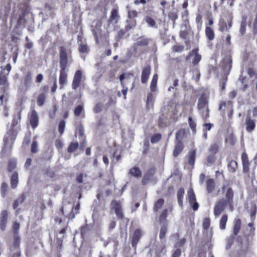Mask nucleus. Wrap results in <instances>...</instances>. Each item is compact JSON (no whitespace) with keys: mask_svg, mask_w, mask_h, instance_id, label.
I'll return each instance as SVG.
<instances>
[{"mask_svg":"<svg viewBox=\"0 0 257 257\" xmlns=\"http://www.w3.org/2000/svg\"><path fill=\"white\" fill-rule=\"evenodd\" d=\"M215 187V183L213 179H208L207 181V190L208 193L212 192Z\"/></svg>","mask_w":257,"mask_h":257,"instance_id":"c9c22d12","label":"nucleus"},{"mask_svg":"<svg viewBox=\"0 0 257 257\" xmlns=\"http://www.w3.org/2000/svg\"><path fill=\"white\" fill-rule=\"evenodd\" d=\"M151 67L150 66H146L143 69L141 76V81L143 83H146L148 81L150 73Z\"/></svg>","mask_w":257,"mask_h":257,"instance_id":"4be33fe9","label":"nucleus"},{"mask_svg":"<svg viewBox=\"0 0 257 257\" xmlns=\"http://www.w3.org/2000/svg\"><path fill=\"white\" fill-rule=\"evenodd\" d=\"M231 26V19H228L227 20L221 19L219 21V29L221 31H228Z\"/></svg>","mask_w":257,"mask_h":257,"instance_id":"4468645a","label":"nucleus"},{"mask_svg":"<svg viewBox=\"0 0 257 257\" xmlns=\"http://www.w3.org/2000/svg\"><path fill=\"white\" fill-rule=\"evenodd\" d=\"M187 194L189 203L192 205L193 210L196 211L198 209L199 204L196 202V197L193 190L192 188H189Z\"/></svg>","mask_w":257,"mask_h":257,"instance_id":"9d476101","label":"nucleus"},{"mask_svg":"<svg viewBox=\"0 0 257 257\" xmlns=\"http://www.w3.org/2000/svg\"><path fill=\"white\" fill-rule=\"evenodd\" d=\"M236 242L238 246V248H236V250L239 253L244 252L247 250L248 242L246 240H242L240 237L238 236L236 239Z\"/></svg>","mask_w":257,"mask_h":257,"instance_id":"9b49d317","label":"nucleus"},{"mask_svg":"<svg viewBox=\"0 0 257 257\" xmlns=\"http://www.w3.org/2000/svg\"><path fill=\"white\" fill-rule=\"evenodd\" d=\"M155 172V170L154 168H151L145 174L143 179L142 183L144 185L147 184L149 183L151 177L153 176Z\"/></svg>","mask_w":257,"mask_h":257,"instance_id":"b1692460","label":"nucleus"},{"mask_svg":"<svg viewBox=\"0 0 257 257\" xmlns=\"http://www.w3.org/2000/svg\"><path fill=\"white\" fill-rule=\"evenodd\" d=\"M46 99V96L44 93H41L38 97L37 104L39 106H42L44 105Z\"/></svg>","mask_w":257,"mask_h":257,"instance_id":"79ce46f5","label":"nucleus"},{"mask_svg":"<svg viewBox=\"0 0 257 257\" xmlns=\"http://www.w3.org/2000/svg\"><path fill=\"white\" fill-rule=\"evenodd\" d=\"M158 78V75L157 74H154L150 85V89L152 92H154L156 90Z\"/></svg>","mask_w":257,"mask_h":257,"instance_id":"c756f323","label":"nucleus"},{"mask_svg":"<svg viewBox=\"0 0 257 257\" xmlns=\"http://www.w3.org/2000/svg\"><path fill=\"white\" fill-rule=\"evenodd\" d=\"M222 190L223 192L225 193V197L226 198V201L228 202L229 209L231 211L233 210V192L232 189L228 186L223 185L222 187Z\"/></svg>","mask_w":257,"mask_h":257,"instance_id":"423d86ee","label":"nucleus"},{"mask_svg":"<svg viewBox=\"0 0 257 257\" xmlns=\"http://www.w3.org/2000/svg\"><path fill=\"white\" fill-rule=\"evenodd\" d=\"M184 194V190L183 188H180L177 192V198H178V203L180 205H182L183 203V196Z\"/></svg>","mask_w":257,"mask_h":257,"instance_id":"e433bc0d","label":"nucleus"},{"mask_svg":"<svg viewBox=\"0 0 257 257\" xmlns=\"http://www.w3.org/2000/svg\"><path fill=\"white\" fill-rule=\"evenodd\" d=\"M79 50L81 53H88L89 48L86 45L81 44L79 47Z\"/></svg>","mask_w":257,"mask_h":257,"instance_id":"09e8293b","label":"nucleus"},{"mask_svg":"<svg viewBox=\"0 0 257 257\" xmlns=\"http://www.w3.org/2000/svg\"><path fill=\"white\" fill-rule=\"evenodd\" d=\"M35 138L34 139V140H35ZM37 147H38V143L36 142V141L34 140V141L32 144V146H31V152L32 153L37 152L38 151Z\"/></svg>","mask_w":257,"mask_h":257,"instance_id":"0e129e2a","label":"nucleus"},{"mask_svg":"<svg viewBox=\"0 0 257 257\" xmlns=\"http://www.w3.org/2000/svg\"><path fill=\"white\" fill-rule=\"evenodd\" d=\"M83 110V107L82 105H78L74 109V114L76 116H78L80 115L82 111Z\"/></svg>","mask_w":257,"mask_h":257,"instance_id":"5fc2aeb1","label":"nucleus"},{"mask_svg":"<svg viewBox=\"0 0 257 257\" xmlns=\"http://www.w3.org/2000/svg\"><path fill=\"white\" fill-rule=\"evenodd\" d=\"M103 107V105L101 103H98L94 107L93 111L95 113H99L102 111Z\"/></svg>","mask_w":257,"mask_h":257,"instance_id":"3c124183","label":"nucleus"},{"mask_svg":"<svg viewBox=\"0 0 257 257\" xmlns=\"http://www.w3.org/2000/svg\"><path fill=\"white\" fill-rule=\"evenodd\" d=\"M161 139V135L159 134H157L152 136L151 141L152 143H155L159 141Z\"/></svg>","mask_w":257,"mask_h":257,"instance_id":"13d9d810","label":"nucleus"},{"mask_svg":"<svg viewBox=\"0 0 257 257\" xmlns=\"http://www.w3.org/2000/svg\"><path fill=\"white\" fill-rule=\"evenodd\" d=\"M184 47L183 45H176L172 48V50L175 52H181L183 51Z\"/></svg>","mask_w":257,"mask_h":257,"instance_id":"603ef678","label":"nucleus"},{"mask_svg":"<svg viewBox=\"0 0 257 257\" xmlns=\"http://www.w3.org/2000/svg\"><path fill=\"white\" fill-rule=\"evenodd\" d=\"M119 19L118 10L116 9H113L111 12L110 20L112 22L116 23Z\"/></svg>","mask_w":257,"mask_h":257,"instance_id":"c85d7f7f","label":"nucleus"},{"mask_svg":"<svg viewBox=\"0 0 257 257\" xmlns=\"http://www.w3.org/2000/svg\"><path fill=\"white\" fill-rule=\"evenodd\" d=\"M145 20L149 27L157 28L155 21L151 17L147 16L145 18Z\"/></svg>","mask_w":257,"mask_h":257,"instance_id":"4c0bfd02","label":"nucleus"},{"mask_svg":"<svg viewBox=\"0 0 257 257\" xmlns=\"http://www.w3.org/2000/svg\"><path fill=\"white\" fill-rule=\"evenodd\" d=\"M184 146L181 141H178L175 145V150L173 152V155L175 157L177 156L183 150Z\"/></svg>","mask_w":257,"mask_h":257,"instance_id":"cd10ccee","label":"nucleus"},{"mask_svg":"<svg viewBox=\"0 0 257 257\" xmlns=\"http://www.w3.org/2000/svg\"><path fill=\"white\" fill-rule=\"evenodd\" d=\"M84 76H83L82 71L80 70H77L74 75L72 83V89L75 90L80 85L81 82Z\"/></svg>","mask_w":257,"mask_h":257,"instance_id":"6e6552de","label":"nucleus"},{"mask_svg":"<svg viewBox=\"0 0 257 257\" xmlns=\"http://www.w3.org/2000/svg\"><path fill=\"white\" fill-rule=\"evenodd\" d=\"M133 76L132 73H123L120 75L119 76V80L121 82V84L123 85V80L124 79H128Z\"/></svg>","mask_w":257,"mask_h":257,"instance_id":"6e6d98bb","label":"nucleus"},{"mask_svg":"<svg viewBox=\"0 0 257 257\" xmlns=\"http://www.w3.org/2000/svg\"><path fill=\"white\" fill-rule=\"evenodd\" d=\"M0 85H3L1 87V89L4 90L5 92H7L9 89V84L7 78L6 76H0Z\"/></svg>","mask_w":257,"mask_h":257,"instance_id":"a878e982","label":"nucleus"},{"mask_svg":"<svg viewBox=\"0 0 257 257\" xmlns=\"http://www.w3.org/2000/svg\"><path fill=\"white\" fill-rule=\"evenodd\" d=\"M130 174L131 175L137 178L141 177L142 175L140 169L138 167L132 168L130 171Z\"/></svg>","mask_w":257,"mask_h":257,"instance_id":"473e14b6","label":"nucleus"},{"mask_svg":"<svg viewBox=\"0 0 257 257\" xmlns=\"http://www.w3.org/2000/svg\"><path fill=\"white\" fill-rule=\"evenodd\" d=\"M101 24L99 22H94L93 25L92 26L91 31L97 43H98L99 38L101 35Z\"/></svg>","mask_w":257,"mask_h":257,"instance_id":"f8f14e48","label":"nucleus"},{"mask_svg":"<svg viewBox=\"0 0 257 257\" xmlns=\"http://www.w3.org/2000/svg\"><path fill=\"white\" fill-rule=\"evenodd\" d=\"M142 236L141 230L137 229L135 230L132 237V245L135 248L137 247V244Z\"/></svg>","mask_w":257,"mask_h":257,"instance_id":"f3484780","label":"nucleus"},{"mask_svg":"<svg viewBox=\"0 0 257 257\" xmlns=\"http://www.w3.org/2000/svg\"><path fill=\"white\" fill-rule=\"evenodd\" d=\"M228 216L227 214H223L221 217L219 221V228L221 230L225 229L226 223L227 221Z\"/></svg>","mask_w":257,"mask_h":257,"instance_id":"2f4dec72","label":"nucleus"},{"mask_svg":"<svg viewBox=\"0 0 257 257\" xmlns=\"http://www.w3.org/2000/svg\"><path fill=\"white\" fill-rule=\"evenodd\" d=\"M121 159V156L117 154V152H114L113 153V159L112 162V163H116L118 162Z\"/></svg>","mask_w":257,"mask_h":257,"instance_id":"bf43d9fd","label":"nucleus"},{"mask_svg":"<svg viewBox=\"0 0 257 257\" xmlns=\"http://www.w3.org/2000/svg\"><path fill=\"white\" fill-rule=\"evenodd\" d=\"M19 183L18 174L17 172L15 171L12 175L11 178V185L13 189H15Z\"/></svg>","mask_w":257,"mask_h":257,"instance_id":"393cba45","label":"nucleus"},{"mask_svg":"<svg viewBox=\"0 0 257 257\" xmlns=\"http://www.w3.org/2000/svg\"><path fill=\"white\" fill-rule=\"evenodd\" d=\"M66 230L65 228H63L61 230L59 233L57 235V238L58 240V243H61L62 242L63 238L64 237V234L65 233Z\"/></svg>","mask_w":257,"mask_h":257,"instance_id":"49530a36","label":"nucleus"},{"mask_svg":"<svg viewBox=\"0 0 257 257\" xmlns=\"http://www.w3.org/2000/svg\"><path fill=\"white\" fill-rule=\"evenodd\" d=\"M65 126V122L64 120H62L60 121L59 124V132L60 134H62L64 132V128Z\"/></svg>","mask_w":257,"mask_h":257,"instance_id":"052dcab7","label":"nucleus"},{"mask_svg":"<svg viewBox=\"0 0 257 257\" xmlns=\"http://www.w3.org/2000/svg\"><path fill=\"white\" fill-rule=\"evenodd\" d=\"M181 249L179 248H176L175 249L172 253V257H180L181 255Z\"/></svg>","mask_w":257,"mask_h":257,"instance_id":"338daca9","label":"nucleus"},{"mask_svg":"<svg viewBox=\"0 0 257 257\" xmlns=\"http://www.w3.org/2000/svg\"><path fill=\"white\" fill-rule=\"evenodd\" d=\"M198 109L202 118L205 120L209 117V109L208 97L205 95H202L198 100Z\"/></svg>","mask_w":257,"mask_h":257,"instance_id":"f03ea898","label":"nucleus"},{"mask_svg":"<svg viewBox=\"0 0 257 257\" xmlns=\"http://www.w3.org/2000/svg\"><path fill=\"white\" fill-rule=\"evenodd\" d=\"M210 221L209 218H206L204 219L203 222V227L204 229L203 233L206 236H211L212 235V230L210 229Z\"/></svg>","mask_w":257,"mask_h":257,"instance_id":"412c9836","label":"nucleus"},{"mask_svg":"<svg viewBox=\"0 0 257 257\" xmlns=\"http://www.w3.org/2000/svg\"><path fill=\"white\" fill-rule=\"evenodd\" d=\"M186 242V239L185 238H182L178 240L176 244V246L177 247H180L183 245Z\"/></svg>","mask_w":257,"mask_h":257,"instance_id":"774afa93","label":"nucleus"},{"mask_svg":"<svg viewBox=\"0 0 257 257\" xmlns=\"http://www.w3.org/2000/svg\"><path fill=\"white\" fill-rule=\"evenodd\" d=\"M112 207L113 209L115 210V212L117 216V217L120 218H122L123 216V214L122 212L121 205L120 202L113 201L112 202Z\"/></svg>","mask_w":257,"mask_h":257,"instance_id":"6ab92c4d","label":"nucleus"},{"mask_svg":"<svg viewBox=\"0 0 257 257\" xmlns=\"http://www.w3.org/2000/svg\"><path fill=\"white\" fill-rule=\"evenodd\" d=\"M190 29L187 27L186 26L185 27H182L180 31V36L184 39H187L188 38V35L190 33Z\"/></svg>","mask_w":257,"mask_h":257,"instance_id":"72a5a7b5","label":"nucleus"},{"mask_svg":"<svg viewBox=\"0 0 257 257\" xmlns=\"http://www.w3.org/2000/svg\"><path fill=\"white\" fill-rule=\"evenodd\" d=\"M20 241V237L19 235H15L13 245L11 250L12 257H20L21 253L19 248Z\"/></svg>","mask_w":257,"mask_h":257,"instance_id":"0eeeda50","label":"nucleus"},{"mask_svg":"<svg viewBox=\"0 0 257 257\" xmlns=\"http://www.w3.org/2000/svg\"><path fill=\"white\" fill-rule=\"evenodd\" d=\"M8 185L6 183L3 182L1 185V193L3 195H5L7 192Z\"/></svg>","mask_w":257,"mask_h":257,"instance_id":"e2e57ef3","label":"nucleus"},{"mask_svg":"<svg viewBox=\"0 0 257 257\" xmlns=\"http://www.w3.org/2000/svg\"><path fill=\"white\" fill-rule=\"evenodd\" d=\"M67 81V74L66 69H61L59 76V84L61 85V88L66 84Z\"/></svg>","mask_w":257,"mask_h":257,"instance_id":"5701e85b","label":"nucleus"},{"mask_svg":"<svg viewBox=\"0 0 257 257\" xmlns=\"http://www.w3.org/2000/svg\"><path fill=\"white\" fill-rule=\"evenodd\" d=\"M245 124L246 131L249 133L252 132L255 126L254 120L251 119L249 115H247L246 117Z\"/></svg>","mask_w":257,"mask_h":257,"instance_id":"a211bd4d","label":"nucleus"},{"mask_svg":"<svg viewBox=\"0 0 257 257\" xmlns=\"http://www.w3.org/2000/svg\"><path fill=\"white\" fill-rule=\"evenodd\" d=\"M78 147V143L77 142L71 143L68 148V151L70 153L73 152L77 149Z\"/></svg>","mask_w":257,"mask_h":257,"instance_id":"de8ad7c7","label":"nucleus"},{"mask_svg":"<svg viewBox=\"0 0 257 257\" xmlns=\"http://www.w3.org/2000/svg\"><path fill=\"white\" fill-rule=\"evenodd\" d=\"M218 149V146L216 144H211L208 149V156L207 158V162L208 166L213 164L216 159V154Z\"/></svg>","mask_w":257,"mask_h":257,"instance_id":"39448f33","label":"nucleus"},{"mask_svg":"<svg viewBox=\"0 0 257 257\" xmlns=\"http://www.w3.org/2000/svg\"><path fill=\"white\" fill-rule=\"evenodd\" d=\"M228 202L226 199L221 198L215 204L213 209V213L215 217H218L225 209Z\"/></svg>","mask_w":257,"mask_h":257,"instance_id":"20e7f679","label":"nucleus"},{"mask_svg":"<svg viewBox=\"0 0 257 257\" xmlns=\"http://www.w3.org/2000/svg\"><path fill=\"white\" fill-rule=\"evenodd\" d=\"M189 125L191 130L195 132L196 130V123L193 120L191 117H189L188 118Z\"/></svg>","mask_w":257,"mask_h":257,"instance_id":"4d7b16f0","label":"nucleus"},{"mask_svg":"<svg viewBox=\"0 0 257 257\" xmlns=\"http://www.w3.org/2000/svg\"><path fill=\"white\" fill-rule=\"evenodd\" d=\"M20 224L17 222H15L13 224L12 230L15 235H18L20 229Z\"/></svg>","mask_w":257,"mask_h":257,"instance_id":"a18cd8bd","label":"nucleus"},{"mask_svg":"<svg viewBox=\"0 0 257 257\" xmlns=\"http://www.w3.org/2000/svg\"><path fill=\"white\" fill-rule=\"evenodd\" d=\"M198 49L196 48L192 50L190 56L192 57V63L197 65L201 60V56L198 53Z\"/></svg>","mask_w":257,"mask_h":257,"instance_id":"2eb2a0df","label":"nucleus"},{"mask_svg":"<svg viewBox=\"0 0 257 257\" xmlns=\"http://www.w3.org/2000/svg\"><path fill=\"white\" fill-rule=\"evenodd\" d=\"M154 97L153 96V94L151 93H149L147 96V103L148 105H152L153 104V102L154 101Z\"/></svg>","mask_w":257,"mask_h":257,"instance_id":"680f3d73","label":"nucleus"},{"mask_svg":"<svg viewBox=\"0 0 257 257\" xmlns=\"http://www.w3.org/2000/svg\"><path fill=\"white\" fill-rule=\"evenodd\" d=\"M237 167V164L236 161L234 160H231L229 162L228 164V167L229 168V170L230 172H234L236 171V169Z\"/></svg>","mask_w":257,"mask_h":257,"instance_id":"a19ab883","label":"nucleus"},{"mask_svg":"<svg viewBox=\"0 0 257 257\" xmlns=\"http://www.w3.org/2000/svg\"><path fill=\"white\" fill-rule=\"evenodd\" d=\"M137 43L139 45L146 46L148 44L149 40L147 39H142L139 40Z\"/></svg>","mask_w":257,"mask_h":257,"instance_id":"69168bd1","label":"nucleus"},{"mask_svg":"<svg viewBox=\"0 0 257 257\" xmlns=\"http://www.w3.org/2000/svg\"><path fill=\"white\" fill-rule=\"evenodd\" d=\"M196 160V151L191 150L188 153V163L191 166L194 165Z\"/></svg>","mask_w":257,"mask_h":257,"instance_id":"bb28decb","label":"nucleus"},{"mask_svg":"<svg viewBox=\"0 0 257 257\" xmlns=\"http://www.w3.org/2000/svg\"><path fill=\"white\" fill-rule=\"evenodd\" d=\"M112 207L113 209L115 210V212L117 216V217L120 218H122L123 216V214L122 212L121 205L120 202L113 201L112 202Z\"/></svg>","mask_w":257,"mask_h":257,"instance_id":"aec40b11","label":"nucleus"},{"mask_svg":"<svg viewBox=\"0 0 257 257\" xmlns=\"http://www.w3.org/2000/svg\"><path fill=\"white\" fill-rule=\"evenodd\" d=\"M205 33L207 37L209 40H212L214 38V34L213 31L210 27H206L205 29Z\"/></svg>","mask_w":257,"mask_h":257,"instance_id":"58836bf2","label":"nucleus"},{"mask_svg":"<svg viewBox=\"0 0 257 257\" xmlns=\"http://www.w3.org/2000/svg\"><path fill=\"white\" fill-rule=\"evenodd\" d=\"M9 212L6 210H3L0 213V229L4 231L8 222Z\"/></svg>","mask_w":257,"mask_h":257,"instance_id":"ddd939ff","label":"nucleus"},{"mask_svg":"<svg viewBox=\"0 0 257 257\" xmlns=\"http://www.w3.org/2000/svg\"><path fill=\"white\" fill-rule=\"evenodd\" d=\"M32 80V74L31 72H29L25 75V78L24 80V85H25V86L27 88H29L30 86Z\"/></svg>","mask_w":257,"mask_h":257,"instance_id":"7c9ffc66","label":"nucleus"},{"mask_svg":"<svg viewBox=\"0 0 257 257\" xmlns=\"http://www.w3.org/2000/svg\"><path fill=\"white\" fill-rule=\"evenodd\" d=\"M164 203L163 199H159L154 204V211L157 212L161 208Z\"/></svg>","mask_w":257,"mask_h":257,"instance_id":"ea45409f","label":"nucleus"},{"mask_svg":"<svg viewBox=\"0 0 257 257\" xmlns=\"http://www.w3.org/2000/svg\"><path fill=\"white\" fill-rule=\"evenodd\" d=\"M167 225L164 224L161 227L160 232L159 234L160 238L162 239L164 238L166 233L167 232Z\"/></svg>","mask_w":257,"mask_h":257,"instance_id":"c03bdc74","label":"nucleus"},{"mask_svg":"<svg viewBox=\"0 0 257 257\" xmlns=\"http://www.w3.org/2000/svg\"><path fill=\"white\" fill-rule=\"evenodd\" d=\"M24 200V199L23 197H20L19 198H18L14 203V209H16L21 204L23 203Z\"/></svg>","mask_w":257,"mask_h":257,"instance_id":"864d4df0","label":"nucleus"},{"mask_svg":"<svg viewBox=\"0 0 257 257\" xmlns=\"http://www.w3.org/2000/svg\"><path fill=\"white\" fill-rule=\"evenodd\" d=\"M16 168V162L15 160H11L9 162L8 170L9 172H12Z\"/></svg>","mask_w":257,"mask_h":257,"instance_id":"8fccbe9b","label":"nucleus"},{"mask_svg":"<svg viewBox=\"0 0 257 257\" xmlns=\"http://www.w3.org/2000/svg\"><path fill=\"white\" fill-rule=\"evenodd\" d=\"M166 252L165 246L163 244L156 245L155 248L150 251L152 257H161Z\"/></svg>","mask_w":257,"mask_h":257,"instance_id":"1a4fd4ad","label":"nucleus"},{"mask_svg":"<svg viewBox=\"0 0 257 257\" xmlns=\"http://www.w3.org/2000/svg\"><path fill=\"white\" fill-rule=\"evenodd\" d=\"M60 66L61 69H66L69 61V50L65 47L60 48Z\"/></svg>","mask_w":257,"mask_h":257,"instance_id":"7ed1b4c3","label":"nucleus"},{"mask_svg":"<svg viewBox=\"0 0 257 257\" xmlns=\"http://www.w3.org/2000/svg\"><path fill=\"white\" fill-rule=\"evenodd\" d=\"M241 226V220L239 218L235 220V223L233 226V234L236 235L240 228Z\"/></svg>","mask_w":257,"mask_h":257,"instance_id":"f704fd0d","label":"nucleus"},{"mask_svg":"<svg viewBox=\"0 0 257 257\" xmlns=\"http://www.w3.org/2000/svg\"><path fill=\"white\" fill-rule=\"evenodd\" d=\"M21 118V111H18L14 115L11 123L8 125V131L4 139L5 145L3 151L4 153L6 151H10L12 148L13 144L16 138L19 130L18 124Z\"/></svg>","mask_w":257,"mask_h":257,"instance_id":"f257e3e1","label":"nucleus"},{"mask_svg":"<svg viewBox=\"0 0 257 257\" xmlns=\"http://www.w3.org/2000/svg\"><path fill=\"white\" fill-rule=\"evenodd\" d=\"M29 119L32 127L35 128L38 126L39 121L38 115L36 110L32 111Z\"/></svg>","mask_w":257,"mask_h":257,"instance_id":"dca6fc26","label":"nucleus"},{"mask_svg":"<svg viewBox=\"0 0 257 257\" xmlns=\"http://www.w3.org/2000/svg\"><path fill=\"white\" fill-rule=\"evenodd\" d=\"M246 26V18L243 17L240 28V32L241 35L244 34L245 32V28Z\"/></svg>","mask_w":257,"mask_h":257,"instance_id":"37998d69","label":"nucleus"}]
</instances>
